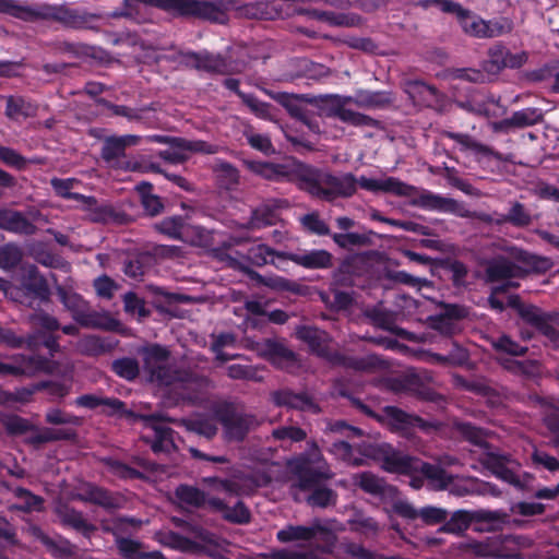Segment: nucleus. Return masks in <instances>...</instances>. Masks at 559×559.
<instances>
[{"label":"nucleus","mask_w":559,"mask_h":559,"mask_svg":"<svg viewBox=\"0 0 559 559\" xmlns=\"http://www.w3.org/2000/svg\"><path fill=\"white\" fill-rule=\"evenodd\" d=\"M246 165L253 174L266 180L293 182L313 200L328 203L352 198L357 191V186L367 191L392 193L399 197H409L414 190V187L394 177L372 179L361 176L357 179L352 173L338 176L326 168L307 164L289 166L248 160Z\"/></svg>","instance_id":"obj_1"},{"label":"nucleus","mask_w":559,"mask_h":559,"mask_svg":"<svg viewBox=\"0 0 559 559\" xmlns=\"http://www.w3.org/2000/svg\"><path fill=\"white\" fill-rule=\"evenodd\" d=\"M512 260L506 257H496L489 260L485 266V278L487 282H507L503 286L515 288L518 283L513 278H523L528 273H545L551 269L552 262L549 258L532 254L516 247L507 249Z\"/></svg>","instance_id":"obj_2"},{"label":"nucleus","mask_w":559,"mask_h":559,"mask_svg":"<svg viewBox=\"0 0 559 559\" xmlns=\"http://www.w3.org/2000/svg\"><path fill=\"white\" fill-rule=\"evenodd\" d=\"M297 337L305 342L317 356L324 358L333 366H342L358 371H373L385 367V362L376 355L361 358L348 357L330 347L331 336L316 326L302 325L296 330Z\"/></svg>","instance_id":"obj_3"},{"label":"nucleus","mask_w":559,"mask_h":559,"mask_svg":"<svg viewBox=\"0 0 559 559\" xmlns=\"http://www.w3.org/2000/svg\"><path fill=\"white\" fill-rule=\"evenodd\" d=\"M99 20V15L69 4H29L26 22L39 21L55 22L69 29L93 28V23Z\"/></svg>","instance_id":"obj_4"},{"label":"nucleus","mask_w":559,"mask_h":559,"mask_svg":"<svg viewBox=\"0 0 559 559\" xmlns=\"http://www.w3.org/2000/svg\"><path fill=\"white\" fill-rule=\"evenodd\" d=\"M331 477L332 473L328 468L307 467L300 472L298 487L302 490L313 488L306 499L309 506L326 508L336 503L337 493L334 490L318 486L321 480Z\"/></svg>","instance_id":"obj_5"},{"label":"nucleus","mask_w":559,"mask_h":559,"mask_svg":"<svg viewBox=\"0 0 559 559\" xmlns=\"http://www.w3.org/2000/svg\"><path fill=\"white\" fill-rule=\"evenodd\" d=\"M377 420L390 428L392 431L407 436L413 428L418 427L421 431L429 433L441 427L439 421L425 420L417 415L408 414L395 406H385Z\"/></svg>","instance_id":"obj_6"},{"label":"nucleus","mask_w":559,"mask_h":559,"mask_svg":"<svg viewBox=\"0 0 559 559\" xmlns=\"http://www.w3.org/2000/svg\"><path fill=\"white\" fill-rule=\"evenodd\" d=\"M218 420L223 426L224 439L228 442H241L247 435L259 426L252 414L227 407L218 412Z\"/></svg>","instance_id":"obj_7"},{"label":"nucleus","mask_w":559,"mask_h":559,"mask_svg":"<svg viewBox=\"0 0 559 559\" xmlns=\"http://www.w3.org/2000/svg\"><path fill=\"white\" fill-rule=\"evenodd\" d=\"M418 204L433 210L452 212L461 217L474 218L489 225H502V223L498 222L499 213L495 212L493 214H488L484 212H471L454 199L443 198L430 192L423 193L419 197Z\"/></svg>","instance_id":"obj_8"},{"label":"nucleus","mask_w":559,"mask_h":559,"mask_svg":"<svg viewBox=\"0 0 559 559\" xmlns=\"http://www.w3.org/2000/svg\"><path fill=\"white\" fill-rule=\"evenodd\" d=\"M349 99L337 95H328L320 98L319 109L323 116L338 118L352 126L376 127L378 124L376 119L346 108L345 103Z\"/></svg>","instance_id":"obj_9"},{"label":"nucleus","mask_w":559,"mask_h":559,"mask_svg":"<svg viewBox=\"0 0 559 559\" xmlns=\"http://www.w3.org/2000/svg\"><path fill=\"white\" fill-rule=\"evenodd\" d=\"M78 182L79 181L74 178H52L50 180V185L57 195L80 202L85 211L91 212V219L93 222H105L110 215V211L107 207H99L97 200L94 197H85L83 194L72 192L71 190Z\"/></svg>","instance_id":"obj_10"},{"label":"nucleus","mask_w":559,"mask_h":559,"mask_svg":"<svg viewBox=\"0 0 559 559\" xmlns=\"http://www.w3.org/2000/svg\"><path fill=\"white\" fill-rule=\"evenodd\" d=\"M63 305L72 312L73 319L85 328L109 329L112 320L96 311H91L86 302L76 294L60 290Z\"/></svg>","instance_id":"obj_11"},{"label":"nucleus","mask_w":559,"mask_h":559,"mask_svg":"<svg viewBox=\"0 0 559 559\" xmlns=\"http://www.w3.org/2000/svg\"><path fill=\"white\" fill-rule=\"evenodd\" d=\"M354 485L359 487L366 493L376 496L384 503L391 504L395 512V504L401 501L400 492L393 485L388 484L383 478L371 472H362L354 475Z\"/></svg>","instance_id":"obj_12"},{"label":"nucleus","mask_w":559,"mask_h":559,"mask_svg":"<svg viewBox=\"0 0 559 559\" xmlns=\"http://www.w3.org/2000/svg\"><path fill=\"white\" fill-rule=\"evenodd\" d=\"M251 348L255 350L259 356L282 369L292 367L297 362L296 354L281 340L265 338L255 342Z\"/></svg>","instance_id":"obj_13"},{"label":"nucleus","mask_w":559,"mask_h":559,"mask_svg":"<svg viewBox=\"0 0 559 559\" xmlns=\"http://www.w3.org/2000/svg\"><path fill=\"white\" fill-rule=\"evenodd\" d=\"M394 513L408 522L420 520L424 525L428 526L441 523L443 524L449 515L445 509L433 506H426L417 509L413 503L405 499H401V501L395 504Z\"/></svg>","instance_id":"obj_14"},{"label":"nucleus","mask_w":559,"mask_h":559,"mask_svg":"<svg viewBox=\"0 0 559 559\" xmlns=\"http://www.w3.org/2000/svg\"><path fill=\"white\" fill-rule=\"evenodd\" d=\"M431 381L432 377L428 371L408 372L397 381L394 390L415 395L425 401L436 402L441 396L427 386Z\"/></svg>","instance_id":"obj_15"},{"label":"nucleus","mask_w":559,"mask_h":559,"mask_svg":"<svg viewBox=\"0 0 559 559\" xmlns=\"http://www.w3.org/2000/svg\"><path fill=\"white\" fill-rule=\"evenodd\" d=\"M317 536H320L321 539L326 543H331L335 539L332 531L319 520H314L310 526L288 525L277 532V539L282 543L311 540Z\"/></svg>","instance_id":"obj_16"},{"label":"nucleus","mask_w":559,"mask_h":559,"mask_svg":"<svg viewBox=\"0 0 559 559\" xmlns=\"http://www.w3.org/2000/svg\"><path fill=\"white\" fill-rule=\"evenodd\" d=\"M523 320L536 328L550 342H559V313L545 312L540 308L523 310Z\"/></svg>","instance_id":"obj_17"},{"label":"nucleus","mask_w":559,"mask_h":559,"mask_svg":"<svg viewBox=\"0 0 559 559\" xmlns=\"http://www.w3.org/2000/svg\"><path fill=\"white\" fill-rule=\"evenodd\" d=\"M364 316L377 328L389 331L390 333L402 338L412 341V333L397 326L400 312L389 310L381 305L365 309Z\"/></svg>","instance_id":"obj_18"},{"label":"nucleus","mask_w":559,"mask_h":559,"mask_svg":"<svg viewBox=\"0 0 559 559\" xmlns=\"http://www.w3.org/2000/svg\"><path fill=\"white\" fill-rule=\"evenodd\" d=\"M180 57L187 68L214 74H225L228 72V64L219 55L188 51L180 52Z\"/></svg>","instance_id":"obj_19"},{"label":"nucleus","mask_w":559,"mask_h":559,"mask_svg":"<svg viewBox=\"0 0 559 559\" xmlns=\"http://www.w3.org/2000/svg\"><path fill=\"white\" fill-rule=\"evenodd\" d=\"M378 457L382 461V467L390 473L408 474L418 465V459L406 455L388 443L378 447Z\"/></svg>","instance_id":"obj_20"},{"label":"nucleus","mask_w":559,"mask_h":559,"mask_svg":"<svg viewBox=\"0 0 559 559\" xmlns=\"http://www.w3.org/2000/svg\"><path fill=\"white\" fill-rule=\"evenodd\" d=\"M145 421L152 423L151 428L153 429V437H143V440L148 443L152 448V450L155 453L158 452H169L175 448L173 433L174 430L169 427L160 426L155 424L157 420H167L170 421L169 418L157 416V415H151L142 417Z\"/></svg>","instance_id":"obj_21"},{"label":"nucleus","mask_w":559,"mask_h":559,"mask_svg":"<svg viewBox=\"0 0 559 559\" xmlns=\"http://www.w3.org/2000/svg\"><path fill=\"white\" fill-rule=\"evenodd\" d=\"M141 136L134 134L110 135L103 141L100 156L106 163H114L126 156V150L140 143Z\"/></svg>","instance_id":"obj_22"},{"label":"nucleus","mask_w":559,"mask_h":559,"mask_svg":"<svg viewBox=\"0 0 559 559\" xmlns=\"http://www.w3.org/2000/svg\"><path fill=\"white\" fill-rule=\"evenodd\" d=\"M271 396L272 401L277 406L311 412L313 414L320 412L319 406L307 393H295L290 389H281L272 392Z\"/></svg>","instance_id":"obj_23"},{"label":"nucleus","mask_w":559,"mask_h":559,"mask_svg":"<svg viewBox=\"0 0 559 559\" xmlns=\"http://www.w3.org/2000/svg\"><path fill=\"white\" fill-rule=\"evenodd\" d=\"M186 143L193 147H170L169 150L159 151L158 156L170 164H181L189 158V153L215 154L218 152L217 145L210 144L205 141H190L186 139Z\"/></svg>","instance_id":"obj_24"},{"label":"nucleus","mask_w":559,"mask_h":559,"mask_svg":"<svg viewBox=\"0 0 559 559\" xmlns=\"http://www.w3.org/2000/svg\"><path fill=\"white\" fill-rule=\"evenodd\" d=\"M497 558L520 559V551L533 546V540L524 535L496 536Z\"/></svg>","instance_id":"obj_25"},{"label":"nucleus","mask_w":559,"mask_h":559,"mask_svg":"<svg viewBox=\"0 0 559 559\" xmlns=\"http://www.w3.org/2000/svg\"><path fill=\"white\" fill-rule=\"evenodd\" d=\"M209 509L212 512L221 513L222 518L234 524H247L250 522V511L242 501H237L233 507H229L223 499L211 498L209 501Z\"/></svg>","instance_id":"obj_26"},{"label":"nucleus","mask_w":559,"mask_h":559,"mask_svg":"<svg viewBox=\"0 0 559 559\" xmlns=\"http://www.w3.org/2000/svg\"><path fill=\"white\" fill-rule=\"evenodd\" d=\"M55 513L62 525L81 532L87 538L96 531L95 525L88 523L81 511L66 503L58 504L55 509Z\"/></svg>","instance_id":"obj_27"},{"label":"nucleus","mask_w":559,"mask_h":559,"mask_svg":"<svg viewBox=\"0 0 559 559\" xmlns=\"http://www.w3.org/2000/svg\"><path fill=\"white\" fill-rule=\"evenodd\" d=\"M0 229L25 236L37 231V227L22 212L9 209H0Z\"/></svg>","instance_id":"obj_28"},{"label":"nucleus","mask_w":559,"mask_h":559,"mask_svg":"<svg viewBox=\"0 0 559 559\" xmlns=\"http://www.w3.org/2000/svg\"><path fill=\"white\" fill-rule=\"evenodd\" d=\"M11 359L14 364L0 361V374L21 377L34 370L44 368L46 360L39 356H25L22 354L13 355Z\"/></svg>","instance_id":"obj_29"},{"label":"nucleus","mask_w":559,"mask_h":559,"mask_svg":"<svg viewBox=\"0 0 559 559\" xmlns=\"http://www.w3.org/2000/svg\"><path fill=\"white\" fill-rule=\"evenodd\" d=\"M544 120V114L540 108L527 107L514 111L510 117L501 120L497 128L501 130L524 129L540 123Z\"/></svg>","instance_id":"obj_30"},{"label":"nucleus","mask_w":559,"mask_h":559,"mask_svg":"<svg viewBox=\"0 0 559 559\" xmlns=\"http://www.w3.org/2000/svg\"><path fill=\"white\" fill-rule=\"evenodd\" d=\"M404 91L415 103L424 106L430 107L440 100L437 87L420 80L405 81Z\"/></svg>","instance_id":"obj_31"},{"label":"nucleus","mask_w":559,"mask_h":559,"mask_svg":"<svg viewBox=\"0 0 559 559\" xmlns=\"http://www.w3.org/2000/svg\"><path fill=\"white\" fill-rule=\"evenodd\" d=\"M241 270L250 280L254 281L258 285H263L275 292H290L294 294L301 293V285L294 281L287 280L278 275L263 276L248 266H243L241 267Z\"/></svg>","instance_id":"obj_32"},{"label":"nucleus","mask_w":559,"mask_h":559,"mask_svg":"<svg viewBox=\"0 0 559 559\" xmlns=\"http://www.w3.org/2000/svg\"><path fill=\"white\" fill-rule=\"evenodd\" d=\"M76 499L83 502L97 504L105 509H118L121 506L120 499L115 497L105 488L87 484L76 495Z\"/></svg>","instance_id":"obj_33"},{"label":"nucleus","mask_w":559,"mask_h":559,"mask_svg":"<svg viewBox=\"0 0 559 559\" xmlns=\"http://www.w3.org/2000/svg\"><path fill=\"white\" fill-rule=\"evenodd\" d=\"M31 533L55 558H70L75 552L74 545H72L68 539L62 537H59L58 539L51 538L38 526H32Z\"/></svg>","instance_id":"obj_34"},{"label":"nucleus","mask_w":559,"mask_h":559,"mask_svg":"<svg viewBox=\"0 0 559 559\" xmlns=\"http://www.w3.org/2000/svg\"><path fill=\"white\" fill-rule=\"evenodd\" d=\"M462 317V310L456 306H452L442 314L429 317L427 321L432 330L438 331L444 336H452L460 331L457 320Z\"/></svg>","instance_id":"obj_35"},{"label":"nucleus","mask_w":559,"mask_h":559,"mask_svg":"<svg viewBox=\"0 0 559 559\" xmlns=\"http://www.w3.org/2000/svg\"><path fill=\"white\" fill-rule=\"evenodd\" d=\"M414 471L420 472L425 478L429 481L431 489L433 490H445L452 484L457 476L448 474L440 465L421 462L418 460Z\"/></svg>","instance_id":"obj_36"},{"label":"nucleus","mask_w":559,"mask_h":559,"mask_svg":"<svg viewBox=\"0 0 559 559\" xmlns=\"http://www.w3.org/2000/svg\"><path fill=\"white\" fill-rule=\"evenodd\" d=\"M473 523L481 524L477 527L478 532H497L501 531L503 526L509 523V514L501 510H476L472 511Z\"/></svg>","instance_id":"obj_37"},{"label":"nucleus","mask_w":559,"mask_h":559,"mask_svg":"<svg viewBox=\"0 0 559 559\" xmlns=\"http://www.w3.org/2000/svg\"><path fill=\"white\" fill-rule=\"evenodd\" d=\"M444 136L459 143L462 148L473 152L476 156H483L488 158H495L497 160H503L502 155L495 151L492 147L485 145L476 141L473 136L465 133H455L451 131H443Z\"/></svg>","instance_id":"obj_38"},{"label":"nucleus","mask_w":559,"mask_h":559,"mask_svg":"<svg viewBox=\"0 0 559 559\" xmlns=\"http://www.w3.org/2000/svg\"><path fill=\"white\" fill-rule=\"evenodd\" d=\"M506 456L495 453H486V455L480 459V463L498 478L515 487H521L522 484L519 476L506 465Z\"/></svg>","instance_id":"obj_39"},{"label":"nucleus","mask_w":559,"mask_h":559,"mask_svg":"<svg viewBox=\"0 0 559 559\" xmlns=\"http://www.w3.org/2000/svg\"><path fill=\"white\" fill-rule=\"evenodd\" d=\"M264 93L272 99L282 105L293 118L301 116V112L306 109L299 102H306L309 104H317V99L308 95L288 94V93H275L273 91L264 90Z\"/></svg>","instance_id":"obj_40"},{"label":"nucleus","mask_w":559,"mask_h":559,"mask_svg":"<svg viewBox=\"0 0 559 559\" xmlns=\"http://www.w3.org/2000/svg\"><path fill=\"white\" fill-rule=\"evenodd\" d=\"M180 388L185 390V392L181 393L182 399L197 401L199 400V394L213 388V382L205 376H198L185 371Z\"/></svg>","instance_id":"obj_41"},{"label":"nucleus","mask_w":559,"mask_h":559,"mask_svg":"<svg viewBox=\"0 0 559 559\" xmlns=\"http://www.w3.org/2000/svg\"><path fill=\"white\" fill-rule=\"evenodd\" d=\"M498 222L502 225L510 224L516 228H525L533 223V216L524 204L519 201H511L508 212L498 215Z\"/></svg>","instance_id":"obj_42"},{"label":"nucleus","mask_w":559,"mask_h":559,"mask_svg":"<svg viewBox=\"0 0 559 559\" xmlns=\"http://www.w3.org/2000/svg\"><path fill=\"white\" fill-rule=\"evenodd\" d=\"M295 263L310 270L330 269L333 266V254L324 249H317L298 253Z\"/></svg>","instance_id":"obj_43"},{"label":"nucleus","mask_w":559,"mask_h":559,"mask_svg":"<svg viewBox=\"0 0 559 559\" xmlns=\"http://www.w3.org/2000/svg\"><path fill=\"white\" fill-rule=\"evenodd\" d=\"M5 99V116L10 120H19L20 118L34 117L37 106L24 98L23 96H1Z\"/></svg>","instance_id":"obj_44"},{"label":"nucleus","mask_w":559,"mask_h":559,"mask_svg":"<svg viewBox=\"0 0 559 559\" xmlns=\"http://www.w3.org/2000/svg\"><path fill=\"white\" fill-rule=\"evenodd\" d=\"M175 497L181 506L195 509L204 507L209 508V501L212 498L201 489L190 485H179L175 490Z\"/></svg>","instance_id":"obj_45"},{"label":"nucleus","mask_w":559,"mask_h":559,"mask_svg":"<svg viewBox=\"0 0 559 559\" xmlns=\"http://www.w3.org/2000/svg\"><path fill=\"white\" fill-rule=\"evenodd\" d=\"M212 169L221 188L233 190L239 185V170L230 163L218 160L214 164Z\"/></svg>","instance_id":"obj_46"},{"label":"nucleus","mask_w":559,"mask_h":559,"mask_svg":"<svg viewBox=\"0 0 559 559\" xmlns=\"http://www.w3.org/2000/svg\"><path fill=\"white\" fill-rule=\"evenodd\" d=\"M13 493L16 498L22 500V503L11 506V511H21L25 513L43 511L45 502L43 497L34 495L32 491L23 487L15 488Z\"/></svg>","instance_id":"obj_47"},{"label":"nucleus","mask_w":559,"mask_h":559,"mask_svg":"<svg viewBox=\"0 0 559 559\" xmlns=\"http://www.w3.org/2000/svg\"><path fill=\"white\" fill-rule=\"evenodd\" d=\"M142 355L143 367L150 373V377L166 364L169 358V352L160 345H152L144 348Z\"/></svg>","instance_id":"obj_48"},{"label":"nucleus","mask_w":559,"mask_h":559,"mask_svg":"<svg viewBox=\"0 0 559 559\" xmlns=\"http://www.w3.org/2000/svg\"><path fill=\"white\" fill-rule=\"evenodd\" d=\"M55 53L66 55L72 58L95 57V47L84 43L57 40L51 44Z\"/></svg>","instance_id":"obj_49"},{"label":"nucleus","mask_w":559,"mask_h":559,"mask_svg":"<svg viewBox=\"0 0 559 559\" xmlns=\"http://www.w3.org/2000/svg\"><path fill=\"white\" fill-rule=\"evenodd\" d=\"M353 532L365 536H377L380 532V524L372 516L366 515L362 511L356 510L347 521Z\"/></svg>","instance_id":"obj_50"},{"label":"nucleus","mask_w":559,"mask_h":559,"mask_svg":"<svg viewBox=\"0 0 559 559\" xmlns=\"http://www.w3.org/2000/svg\"><path fill=\"white\" fill-rule=\"evenodd\" d=\"M356 104L366 108H383L393 103V94L391 92H369L359 91L356 94Z\"/></svg>","instance_id":"obj_51"},{"label":"nucleus","mask_w":559,"mask_h":559,"mask_svg":"<svg viewBox=\"0 0 559 559\" xmlns=\"http://www.w3.org/2000/svg\"><path fill=\"white\" fill-rule=\"evenodd\" d=\"M472 511L459 510L455 511L449 521H444L443 525L438 530L440 533L463 534L473 523Z\"/></svg>","instance_id":"obj_52"},{"label":"nucleus","mask_w":559,"mask_h":559,"mask_svg":"<svg viewBox=\"0 0 559 559\" xmlns=\"http://www.w3.org/2000/svg\"><path fill=\"white\" fill-rule=\"evenodd\" d=\"M241 12L249 19L274 20L280 15V11L274 3L269 1H255L241 8Z\"/></svg>","instance_id":"obj_53"},{"label":"nucleus","mask_w":559,"mask_h":559,"mask_svg":"<svg viewBox=\"0 0 559 559\" xmlns=\"http://www.w3.org/2000/svg\"><path fill=\"white\" fill-rule=\"evenodd\" d=\"M183 240L192 246L209 248L213 246L214 239L210 230L198 225H187L183 229Z\"/></svg>","instance_id":"obj_54"},{"label":"nucleus","mask_w":559,"mask_h":559,"mask_svg":"<svg viewBox=\"0 0 559 559\" xmlns=\"http://www.w3.org/2000/svg\"><path fill=\"white\" fill-rule=\"evenodd\" d=\"M181 424L187 430L205 437L206 439H212L218 431L216 421L213 418L185 419Z\"/></svg>","instance_id":"obj_55"},{"label":"nucleus","mask_w":559,"mask_h":559,"mask_svg":"<svg viewBox=\"0 0 559 559\" xmlns=\"http://www.w3.org/2000/svg\"><path fill=\"white\" fill-rule=\"evenodd\" d=\"M25 288L40 299H48L50 290L47 281L38 273L36 266L29 267L24 283Z\"/></svg>","instance_id":"obj_56"},{"label":"nucleus","mask_w":559,"mask_h":559,"mask_svg":"<svg viewBox=\"0 0 559 559\" xmlns=\"http://www.w3.org/2000/svg\"><path fill=\"white\" fill-rule=\"evenodd\" d=\"M185 371H180L171 368L168 361L164 364L154 374L151 376V380L157 382L160 385L180 388Z\"/></svg>","instance_id":"obj_57"},{"label":"nucleus","mask_w":559,"mask_h":559,"mask_svg":"<svg viewBox=\"0 0 559 559\" xmlns=\"http://www.w3.org/2000/svg\"><path fill=\"white\" fill-rule=\"evenodd\" d=\"M276 205L271 206L269 204H263L257 209H254L251 213L250 219L246 225L248 229H259L269 225L274 224L275 213L274 209Z\"/></svg>","instance_id":"obj_58"},{"label":"nucleus","mask_w":559,"mask_h":559,"mask_svg":"<svg viewBox=\"0 0 559 559\" xmlns=\"http://www.w3.org/2000/svg\"><path fill=\"white\" fill-rule=\"evenodd\" d=\"M463 32L472 37L485 38L486 21L469 10L459 21Z\"/></svg>","instance_id":"obj_59"},{"label":"nucleus","mask_w":559,"mask_h":559,"mask_svg":"<svg viewBox=\"0 0 559 559\" xmlns=\"http://www.w3.org/2000/svg\"><path fill=\"white\" fill-rule=\"evenodd\" d=\"M508 49L501 44L493 45L488 50V60L483 63V69L489 73H497L506 68Z\"/></svg>","instance_id":"obj_60"},{"label":"nucleus","mask_w":559,"mask_h":559,"mask_svg":"<svg viewBox=\"0 0 559 559\" xmlns=\"http://www.w3.org/2000/svg\"><path fill=\"white\" fill-rule=\"evenodd\" d=\"M331 237L337 247L346 250L354 247H365L371 242L367 235L358 233H335Z\"/></svg>","instance_id":"obj_61"},{"label":"nucleus","mask_w":559,"mask_h":559,"mask_svg":"<svg viewBox=\"0 0 559 559\" xmlns=\"http://www.w3.org/2000/svg\"><path fill=\"white\" fill-rule=\"evenodd\" d=\"M490 343L496 352L506 353L511 356H524L528 350L526 346L520 345L506 334L491 338Z\"/></svg>","instance_id":"obj_62"},{"label":"nucleus","mask_w":559,"mask_h":559,"mask_svg":"<svg viewBox=\"0 0 559 559\" xmlns=\"http://www.w3.org/2000/svg\"><path fill=\"white\" fill-rule=\"evenodd\" d=\"M185 221L181 216H171L155 224V229L174 239H183Z\"/></svg>","instance_id":"obj_63"},{"label":"nucleus","mask_w":559,"mask_h":559,"mask_svg":"<svg viewBox=\"0 0 559 559\" xmlns=\"http://www.w3.org/2000/svg\"><path fill=\"white\" fill-rule=\"evenodd\" d=\"M23 258L22 249L13 242L0 246V267L3 270L14 269Z\"/></svg>","instance_id":"obj_64"}]
</instances>
